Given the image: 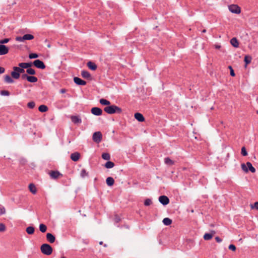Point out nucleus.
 <instances>
[{"label":"nucleus","mask_w":258,"mask_h":258,"mask_svg":"<svg viewBox=\"0 0 258 258\" xmlns=\"http://www.w3.org/2000/svg\"><path fill=\"white\" fill-rule=\"evenodd\" d=\"M214 47H215V48L217 49H219L221 47V45H219V44H215Z\"/></svg>","instance_id":"56"},{"label":"nucleus","mask_w":258,"mask_h":258,"mask_svg":"<svg viewBox=\"0 0 258 258\" xmlns=\"http://www.w3.org/2000/svg\"><path fill=\"white\" fill-rule=\"evenodd\" d=\"M29 166L32 169H34L36 167V165L34 163H32L30 164Z\"/></svg>","instance_id":"55"},{"label":"nucleus","mask_w":258,"mask_h":258,"mask_svg":"<svg viewBox=\"0 0 258 258\" xmlns=\"http://www.w3.org/2000/svg\"><path fill=\"white\" fill-rule=\"evenodd\" d=\"M60 258H66V257H64V256H62V257H61Z\"/></svg>","instance_id":"62"},{"label":"nucleus","mask_w":258,"mask_h":258,"mask_svg":"<svg viewBox=\"0 0 258 258\" xmlns=\"http://www.w3.org/2000/svg\"><path fill=\"white\" fill-rule=\"evenodd\" d=\"M152 203V202L150 199H146L144 201V204L145 206H149L151 205Z\"/></svg>","instance_id":"44"},{"label":"nucleus","mask_w":258,"mask_h":258,"mask_svg":"<svg viewBox=\"0 0 258 258\" xmlns=\"http://www.w3.org/2000/svg\"><path fill=\"white\" fill-rule=\"evenodd\" d=\"M101 157L103 159L107 161H109L110 159V155L108 153L105 152L103 153L101 155Z\"/></svg>","instance_id":"33"},{"label":"nucleus","mask_w":258,"mask_h":258,"mask_svg":"<svg viewBox=\"0 0 258 258\" xmlns=\"http://www.w3.org/2000/svg\"><path fill=\"white\" fill-rule=\"evenodd\" d=\"M28 76L29 75H28V74H23L22 75H21V79L22 80H26L27 81L28 80Z\"/></svg>","instance_id":"51"},{"label":"nucleus","mask_w":258,"mask_h":258,"mask_svg":"<svg viewBox=\"0 0 258 258\" xmlns=\"http://www.w3.org/2000/svg\"><path fill=\"white\" fill-rule=\"evenodd\" d=\"M159 202L163 206H166L170 202V200L166 196L162 195L159 197Z\"/></svg>","instance_id":"10"},{"label":"nucleus","mask_w":258,"mask_h":258,"mask_svg":"<svg viewBox=\"0 0 258 258\" xmlns=\"http://www.w3.org/2000/svg\"><path fill=\"white\" fill-rule=\"evenodd\" d=\"M34 38V36L31 34H26L23 36H17L16 40L19 42H23L25 40H31Z\"/></svg>","instance_id":"5"},{"label":"nucleus","mask_w":258,"mask_h":258,"mask_svg":"<svg viewBox=\"0 0 258 258\" xmlns=\"http://www.w3.org/2000/svg\"><path fill=\"white\" fill-rule=\"evenodd\" d=\"M228 68L230 70V75L232 76V77H234L235 76V74L234 73V70L233 69L232 66H229L228 67Z\"/></svg>","instance_id":"47"},{"label":"nucleus","mask_w":258,"mask_h":258,"mask_svg":"<svg viewBox=\"0 0 258 258\" xmlns=\"http://www.w3.org/2000/svg\"><path fill=\"white\" fill-rule=\"evenodd\" d=\"M26 231L28 234H33L35 231V228L33 226H29L26 228Z\"/></svg>","instance_id":"28"},{"label":"nucleus","mask_w":258,"mask_h":258,"mask_svg":"<svg viewBox=\"0 0 258 258\" xmlns=\"http://www.w3.org/2000/svg\"><path fill=\"white\" fill-rule=\"evenodd\" d=\"M41 252L46 255H50L53 251V248L49 244L44 243L40 246Z\"/></svg>","instance_id":"3"},{"label":"nucleus","mask_w":258,"mask_h":258,"mask_svg":"<svg viewBox=\"0 0 258 258\" xmlns=\"http://www.w3.org/2000/svg\"><path fill=\"white\" fill-rule=\"evenodd\" d=\"M49 175L51 179H56L60 176H62V174L60 173L58 170H50L49 172Z\"/></svg>","instance_id":"9"},{"label":"nucleus","mask_w":258,"mask_h":258,"mask_svg":"<svg viewBox=\"0 0 258 258\" xmlns=\"http://www.w3.org/2000/svg\"><path fill=\"white\" fill-rule=\"evenodd\" d=\"M32 62H21L19 63L18 66L19 67L24 68V69H28L29 68L31 67L32 66Z\"/></svg>","instance_id":"21"},{"label":"nucleus","mask_w":258,"mask_h":258,"mask_svg":"<svg viewBox=\"0 0 258 258\" xmlns=\"http://www.w3.org/2000/svg\"><path fill=\"white\" fill-rule=\"evenodd\" d=\"M114 220L115 222V225L117 227H120L119 225H117V223H118V222H119L121 221V218L119 217V216L117 215H115V217H114Z\"/></svg>","instance_id":"38"},{"label":"nucleus","mask_w":258,"mask_h":258,"mask_svg":"<svg viewBox=\"0 0 258 258\" xmlns=\"http://www.w3.org/2000/svg\"><path fill=\"white\" fill-rule=\"evenodd\" d=\"M48 46V47H49L50 46V45L49 44V45H48V46Z\"/></svg>","instance_id":"63"},{"label":"nucleus","mask_w":258,"mask_h":258,"mask_svg":"<svg viewBox=\"0 0 258 258\" xmlns=\"http://www.w3.org/2000/svg\"><path fill=\"white\" fill-rule=\"evenodd\" d=\"M106 183L108 186H112L114 183V179L112 177H108L106 179Z\"/></svg>","instance_id":"23"},{"label":"nucleus","mask_w":258,"mask_h":258,"mask_svg":"<svg viewBox=\"0 0 258 258\" xmlns=\"http://www.w3.org/2000/svg\"><path fill=\"white\" fill-rule=\"evenodd\" d=\"M80 175L82 178H84L85 177L88 176V173L85 169H83L81 171Z\"/></svg>","instance_id":"41"},{"label":"nucleus","mask_w":258,"mask_h":258,"mask_svg":"<svg viewBox=\"0 0 258 258\" xmlns=\"http://www.w3.org/2000/svg\"><path fill=\"white\" fill-rule=\"evenodd\" d=\"M231 45L235 47L238 48L239 47V42L236 37L232 38L230 41Z\"/></svg>","instance_id":"22"},{"label":"nucleus","mask_w":258,"mask_h":258,"mask_svg":"<svg viewBox=\"0 0 258 258\" xmlns=\"http://www.w3.org/2000/svg\"><path fill=\"white\" fill-rule=\"evenodd\" d=\"M5 82L7 83L12 84L14 82V80L12 76L11 77L9 75H7L5 76Z\"/></svg>","instance_id":"30"},{"label":"nucleus","mask_w":258,"mask_h":258,"mask_svg":"<svg viewBox=\"0 0 258 258\" xmlns=\"http://www.w3.org/2000/svg\"><path fill=\"white\" fill-rule=\"evenodd\" d=\"M229 10L233 14H239L241 12L240 8L236 5H231L228 6Z\"/></svg>","instance_id":"8"},{"label":"nucleus","mask_w":258,"mask_h":258,"mask_svg":"<svg viewBox=\"0 0 258 258\" xmlns=\"http://www.w3.org/2000/svg\"><path fill=\"white\" fill-rule=\"evenodd\" d=\"M39 230L42 232V233H44L46 231V230H47V226L44 224H40L39 225Z\"/></svg>","instance_id":"35"},{"label":"nucleus","mask_w":258,"mask_h":258,"mask_svg":"<svg viewBox=\"0 0 258 258\" xmlns=\"http://www.w3.org/2000/svg\"><path fill=\"white\" fill-rule=\"evenodd\" d=\"M27 162V160L26 158L22 157L19 160V163L21 165L24 166L25 165Z\"/></svg>","instance_id":"43"},{"label":"nucleus","mask_w":258,"mask_h":258,"mask_svg":"<svg viewBox=\"0 0 258 258\" xmlns=\"http://www.w3.org/2000/svg\"><path fill=\"white\" fill-rule=\"evenodd\" d=\"M28 187L30 191L33 194H35L37 192V189L34 184L30 183Z\"/></svg>","instance_id":"26"},{"label":"nucleus","mask_w":258,"mask_h":258,"mask_svg":"<svg viewBox=\"0 0 258 258\" xmlns=\"http://www.w3.org/2000/svg\"><path fill=\"white\" fill-rule=\"evenodd\" d=\"M6 230V226L3 223H0V232H4Z\"/></svg>","instance_id":"50"},{"label":"nucleus","mask_w":258,"mask_h":258,"mask_svg":"<svg viewBox=\"0 0 258 258\" xmlns=\"http://www.w3.org/2000/svg\"><path fill=\"white\" fill-rule=\"evenodd\" d=\"M104 247H106V246H107V244H105L104 245Z\"/></svg>","instance_id":"61"},{"label":"nucleus","mask_w":258,"mask_h":258,"mask_svg":"<svg viewBox=\"0 0 258 258\" xmlns=\"http://www.w3.org/2000/svg\"><path fill=\"white\" fill-rule=\"evenodd\" d=\"M6 213L5 208L4 207L0 205V215H3Z\"/></svg>","instance_id":"49"},{"label":"nucleus","mask_w":258,"mask_h":258,"mask_svg":"<svg viewBox=\"0 0 258 258\" xmlns=\"http://www.w3.org/2000/svg\"><path fill=\"white\" fill-rule=\"evenodd\" d=\"M242 170L245 172L247 173L250 171L251 173H255L256 170L254 167H253L252 164L250 162H247L246 164L242 163L241 164Z\"/></svg>","instance_id":"4"},{"label":"nucleus","mask_w":258,"mask_h":258,"mask_svg":"<svg viewBox=\"0 0 258 258\" xmlns=\"http://www.w3.org/2000/svg\"><path fill=\"white\" fill-rule=\"evenodd\" d=\"M81 157L80 154L78 152H75L71 154L70 158L74 162L78 161Z\"/></svg>","instance_id":"14"},{"label":"nucleus","mask_w":258,"mask_h":258,"mask_svg":"<svg viewBox=\"0 0 258 258\" xmlns=\"http://www.w3.org/2000/svg\"><path fill=\"white\" fill-rule=\"evenodd\" d=\"M206 32V29H203L202 31V33H205Z\"/></svg>","instance_id":"59"},{"label":"nucleus","mask_w":258,"mask_h":258,"mask_svg":"<svg viewBox=\"0 0 258 258\" xmlns=\"http://www.w3.org/2000/svg\"><path fill=\"white\" fill-rule=\"evenodd\" d=\"M9 48L5 45L0 44V55H3L9 52Z\"/></svg>","instance_id":"13"},{"label":"nucleus","mask_w":258,"mask_h":258,"mask_svg":"<svg viewBox=\"0 0 258 258\" xmlns=\"http://www.w3.org/2000/svg\"><path fill=\"white\" fill-rule=\"evenodd\" d=\"M102 139V133L98 131L93 133L92 136V140L96 143H99Z\"/></svg>","instance_id":"6"},{"label":"nucleus","mask_w":258,"mask_h":258,"mask_svg":"<svg viewBox=\"0 0 258 258\" xmlns=\"http://www.w3.org/2000/svg\"><path fill=\"white\" fill-rule=\"evenodd\" d=\"M27 81L30 83H36L38 81V79L36 77L29 75Z\"/></svg>","instance_id":"34"},{"label":"nucleus","mask_w":258,"mask_h":258,"mask_svg":"<svg viewBox=\"0 0 258 258\" xmlns=\"http://www.w3.org/2000/svg\"><path fill=\"white\" fill-rule=\"evenodd\" d=\"M26 73L28 74V75L29 74L30 75H34L36 74V71L35 70L31 68V67L27 69Z\"/></svg>","instance_id":"36"},{"label":"nucleus","mask_w":258,"mask_h":258,"mask_svg":"<svg viewBox=\"0 0 258 258\" xmlns=\"http://www.w3.org/2000/svg\"><path fill=\"white\" fill-rule=\"evenodd\" d=\"M91 112L94 115L100 116L103 113L102 110L98 107H93L91 109Z\"/></svg>","instance_id":"11"},{"label":"nucleus","mask_w":258,"mask_h":258,"mask_svg":"<svg viewBox=\"0 0 258 258\" xmlns=\"http://www.w3.org/2000/svg\"><path fill=\"white\" fill-rule=\"evenodd\" d=\"M215 240H216V242H217L218 243H220L222 241V239L219 236H216L215 237Z\"/></svg>","instance_id":"53"},{"label":"nucleus","mask_w":258,"mask_h":258,"mask_svg":"<svg viewBox=\"0 0 258 258\" xmlns=\"http://www.w3.org/2000/svg\"><path fill=\"white\" fill-rule=\"evenodd\" d=\"M215 233V231L214 230H211L210 233H206L204 235L203 238L205 240H209L211 239Z\"/></svg>","instance_id":"17"},{"label":"nucleus","mask_w":258,"mask_h":258,"mask_svg":"<svg viewBox=\"0 0 258 258\" xmlns=\"http://www.w3.org/2000/svg\"><path fill=\"white\" fill-rule=\"evenodd\" d=\"M135 118L139 122H143L145 121V118L143 115L140 112H136L134 114Z\"/></svg>","instance_id":"16"},{"label":"nucleus","mask_w":258,"mask_h":258,"mask_svg":"<svg viewBox=\"0 0 258 258\" xmlns=\"http://www.w3.org/2000/svg\"><path fill=\"white\" fill-rule=\"evenodd\" d=\"M87 66L91 71H95L97 68V66L96 64L92 61H89L87 63Z\"/></svg>","instance_id":"20"},{"label":"nucleus","mask_w":258,"mask_h":258,"mask_svg":"<svg viewBox=\"0 0 258 258\" xmlns=\"http://www.w3.org/2000/svg\"><path fill=\"white\" fill-rule=\"evenodd\" d=\"M114 166L115 164L111 161H107L104 165V167H105L107 169L112 168Z\"/></svg>","instance_id":"27"},{"label":"nucleus","mask_w":258,"mask_h":258,"mask_svg":"<svg viewBox=\"0 0 258 258\" xmlns=\"http://www.w3.org/2000/svg\"><path fill=\"white\" fill-rule=\"evenodd\" d=\"M73 80L74 83L79 86H85L87 84V82L85 81L78 77H74Z\"/></svg>","instance_id":"12"},{"label":"nucleus","mask_w":258,"mask_h":258,"mask_svg":"<svg viewBox=\"0 0 258 258\" xmlns=\"http://www.w3.org/2000/svg\"><path fill=\"white\" fill-rule=\"evenodd\" d=\"M71 119L72 121L75 124H80L82 122V119L79 115H72Z\"/></svg>","instance_id":"15"},{"label":"nucleus","mask_w":258,"mask_h":258,"mask_svg":"<svg viewBox=\"0 0 258 258\" xmlns=\"http://www.w3.org/2000/svg\"><path fill=\"white\" fill-rule=\"evenodd\" d=\"M99 103L102 105H104V106H109L111 104V102L106 99H104V98H101L99 100Z\"/></svg>","instance_id":"25"},{"label":"nucleus","mask_w":258,"mask_h":258,"mask_svg":"<svg viewBox=\"0 0 258 258\" xmlns=\"http://www.w3.org/2000/svg\"><path fill=\"white\" fill-rule=\"evenodd\" d=\"M241 154L243 156H246L247 155V150L246 149V148L243 146L241 148Z\"/></svg>","instance_id":"42"},{"label":"nucleus","mask_w":258,"mask_h":258,"mask_svg":"<svg viewBox=\"0 0 258 258\" xmlns=\"http://www.w3.org/2000/svg\"><path fill=\"white\" fill-rule=\"evenodd\" d=\"M228 248H229V249H230L233 251H235L236 249V247L235 245L233 244H230L228 246Z\"/></svg>","instance_id":"48"},{"label":"nucleus","mask_w":258,"mask_h":258,"mask_svg":"<svg viewBox=\"0 0 258 258\" xmlns=\"http://www.w3.org/2000/svg\"><path fill=\"white\" fill-rule=\"evenodd\" d=\"M66 92V90L65 89H61L60 90V93H64Z\"/></svg>","instance_id":"57"},{"label":"nucleus","mask_w":258,"mask_h":258,"mask_svg":"<svg viewBox=\"0 0 258 258\" xmlns=\"http://www.w3.org/2000/svg\"><path fill=\"white\" fill-rule=\"evenodd\" d=\"M81 76L83 78L88 79L89 80H92L91 75L90 73L86 70H82L81 72Z\"/></svg>","instance_id":"19"},{"label":"nucleus","mask_w":258,"mask_h":258,"mask_svg":"<svg viewBox=\"0 0 258 258\" xmlns=\"http://www.w3.org/2000/svg\"><path fill=\"white\" fill-rule=\"evenodd\" d=\"M124 227H125L126 228H127V229H128V228H129V226H128V225H124Z\"/></svg>","instance_id":"58"},{"label":"nucleus","mask_w":258,"mask_h":258,"mask_svg":"<svg viewBox=\"0 0 258 258\" xmlns=\"http://www.w3.org/2000/svg\"><path fill=\"white\" fill-rule=\"evenodd\" d=\"M16 4V3L15 2H14L13 3H12L11 4H9L8 5V6L6 7V9L4 10V13H6V12H9L10 11V9L11 8V6L15 5Z\"/></svg>","instance_id":"37"},{"label":"nucleus","mask_w":258,"mask_h":258,"mask_svg":"<svg viewBox=\"0 0 258 258\" xmlns=\"http://www.w3.org/2000/svg\"><path fill=\"white\" fill-rule=\"evenodd\" d=\"M39 57L38 54L36 53H30L29 54V58L30 59H35Z\"/></svg>","instance_id":"40"},{"label":"nucleus","mask_w":258,"mask_h":258,"mask_svg":"<svg viewBox=\"0 0 258 258\" xmlns=\"http://www.w3.org/2000/svg\"><path fill=\"white\" fill-rule=\"evenodd\" d=\"M104 111L109 114H120L122 112V109L114 104H111L110 105L105 107Z\"/></svg>","instance_id":"1"},{"label":"nucleus","mask_w":258,"mask_h":258,"mask_svg":"<svg viewBox=\"0 0 258 258\" xmlns=\"http://www.w3.org/2000/svg\"><path fill=\"white\" fill-rule=\"evenodd\" d=\"M164 162L166 164L171 166L174 164V161L171 160L169 157L164 158Z\"/></svg>","instance_id":"32"},{"label":"nucleus","mask_w":258,"mask_h":258,"mask_svg":"<svg viewBox=\"0 0 258 258\" xmlns=\"http://www.w3.org/2000/svg\"><path fill=\"white\" fill-rule=\"evenodd\" d=\"M5 71V69L4 68L0 67V74L4 73Z\"/></svg>","instance_id":"54"},{"label":"nucleus","mask_w":258,"mask_h":258,"mask_svg":"<svg viewBox=\"0 0 258 258\" xmlns=\"http://www.w3.org/2000/svg\"><path fill=\"white\" fill-rule=\"evenodd\" d=\"M252 57L249 55H246L244 58V62L245 63V67L249 64L251 61Z\"/></svg>","instance_id":"24"},{"label":"nucleus","mask_w":258,"mask_h":258,"mask_svg":"<svg viewBox=\"0 0 258 258\" xmlns=\"http://www.w3.org/2000/svg\"><path fill=\"white\" fill-rule=\"evenodd\" d=\"M32 64L36 68L41 70H44L46 68V66L43 61L38 59L34 60L32 62Z\"/></svg>","instance_id":"7"},{"label":"nucleus","mask_w":258,"mask_h":258,"mask_svg":"<svg viewBox=\"0 0 258 258\" xmlns=\"http://www.w3.org/2000/svg\"><path fill=\"white\" fill-rule=\"evenodd\" d=\"M10 40V38H4L0 40V44L4 45V44L7 43Z\"/></svg>","instance_id":"46"},{"label":"nucleus","mask_w":258,"mask_h":258,"mask_svg":"<svg viewBox=\"0 0 258 258\" xmlns=\"http://www.w3.org/2000/svg\"><path fill=\"white\" fill-rule=\"evenodd\" d=\"M162 222L165 226H169L172 224V220L169 218H165L163 219Z\"/></svg>","instance_id":"29"},{"label":"nucleus","mask_w":258,"mask_h":258,"mask_svg":"<svg viewBox=\"0 0 258 258\" xmlns=\"http://www.w3.org/2000/svg\"><path fill=\"white\" fill-rule=\"evenodd\" d=\"M251 208L258 210V202H254L253 205H251Z\"/></svg>","instance_id":"52"},{"label":"nucleus","mask_w":258,"mask_h":258,"mask_svg":"<svg viewBox=\"0 0 258 258\" xmlns=\"http://www.w3.org/2000/svg\"><path fill=\"white\" fill-rule=\"evenodd\" d=\"M256 113L258 114V110L256 111Z\"/></svg>","instance_id":"64"},{"label":"nucleus","mask_w":258,"mask_h":258,"mask_svg":"<svg viewBox=\"0 0 258 258\" xmlns=\"http://www.w3.org/2000/svg\"><path fill=\"white\" fill-rule=\"evenodd\" d=\"M35 106V103L34 101H30L28 103L27 107L30 109H33Z\"/></svg>","instance_id":"45"},{"label":"nucleus","mask_w":258,"mask_h":258,"mask_svg":"<svg viewBox=\"0 0 258 258\" xmlns=\"http://www.w3.org/2000/svg\"><path fill=\"white\" fill-rule=\"evenodd\" d=\"M0 94L2 96H9L10 95V93L9 91L6 90H2L0 91Z\"/></svg>","instance_id":"39"},{"label":"nucleus","mask_w":258,"mask_h":258,"mask_svg":"<svg viewBox=\"0 0 258 258\" xmlns=\"http://www.w3.org/2000/svg\"><path fill=\"white\" fill-rule=\"evenodd\" d=\"M47 240L50 243H53L55 240V237L51 233H47L46 235Z\"/></svg>","instance_id":"18"},{"label":"nucleus","mask_w":258,"mask_h":258,"mask_svg":"<svg viewBox=\"0 0 258 258\" xmlns=\"http://www.w3.org/2000/svg\"><path fill=\"white\" fill-rule=\"evenodd\" d=\"M25 69L18 67H14L13 68V71L11 72V75L12 77L14 79H18L20 78L21 76V74H23L25 72Z\"/></svg>","instance_id":"2"},{"label":"nucleus","mask_w":258,"mask_h":258,"mask_svg":"<svg viewBox=\"0 0 258 258\" xmlns=\"http://www.w3.org/2000/svg\"><path fill=\"white\" fill-rule=\"evenodd\" d=\"M103 244V241L99 242V244L102 245Z\"/></svg>","instance_id":"60"},{"label":"nucleus","mask_w":258,"mask_h":258,"mask_svg":"<svg viewBox=\"0 0 258 258\" xmlns=\"http://www.w3.org/2000/svg\"><path fill=\"white\" fill-rule=\"evenodd\" d=\"M48 110V107L44 104L40 105L38 107V110L42 113L46 112Z\"/></svg>","instance_id":"31"}]
</instances>
